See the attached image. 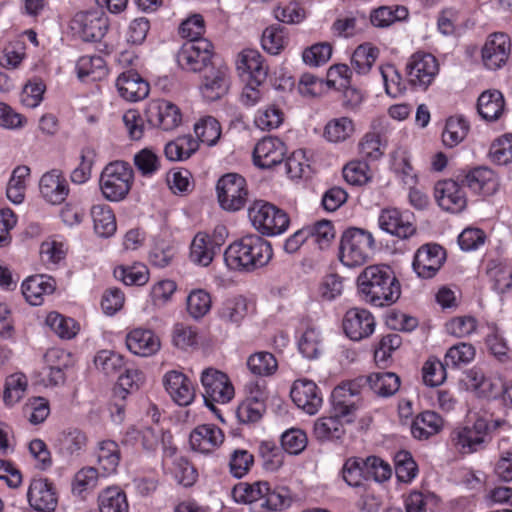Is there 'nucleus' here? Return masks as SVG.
<instances>
[{"label":"nucleus","instance_id":"30","mask_svg":"<svg viewBox=\"0 0 512 512\" xmlns=\"http://www.w3.org/2000/svg\"><path fill=\"white\" fill-rule=\"evenodd\" d=\"M359 389L354 383H342L334 388L331 394V401L334 414L341 416L347 422L357 410Z\"/></svg>","mask_w":512,"mask_h":512},{"label":"nucleus","instance_id":"47","mask_svg":"<svg viewBox=\"0 0 512 512\" xmlns=\"http://www.w3.org/2000/svg\"><path fill=\"white\" fill-rule=\"evenodd\" d=\"M28 388V379L25 374L16 372L5 379L3 401L6 406H14L25 396Z\"/></svg>","mask_w":512,"mask_h":512},{"label":"nucleus","instance_id":"41","mask_svg":"<svg viewBox=\"0 0 512 512\" xmlns=\"http://www.w3.org/2000/svg\"><path fill=\"white\" fill-rule=\"evenodd\" d=\"M164 465L175 481L185 487L192 486L197 480L198 473L194 466L186 458L176 456V453Z\"/></svg>","mask_w":512,"mask_h":512},{"label":"nucleus","instance_id":"32","mask_svg":"<svg viewBox=\"0 0 512 512\" xmlns=\"http://www.w3.org/2000/svg\"><path fill=\"white\" fill-rule=\"evenodd\" d=\"M115 85L120 97L127 101H140L149 94V84L132 70L121 73L117 77Z\"/></svg>","mask_w":512,"mask_h":512},{"label":"nucleus","instance_id":"56","mask_svg":"<svg viewBox=\"0 0 512 512\" xmlns=\"http://www.w3.org/2000/svg\"><path fill=\"white\" fill-rule=\"evenodd\" d=\"M345 181L353 186H363L373 179L369 164L362 160L348 162L342 170Z\"/></svg>","mask_w":512,"mask_h":512},{"label":"nucleus","instance_id":"24","mask_svg":"<svg viewBox=\"0 0 512 512\" xmlns=\"http://www.w3.org/2000/svg\"><path fill=\"white\" fill-rule=\"evenodd\" d=\"M434 195L439 207L450 213H459L467 205V198L461 185L451 179L437 182Z\"/></svg>","mask_w":512,"mask_h":512},{"label":"nucleus","instance_id":"52","mask_svg":"<svg viewBox=\"0 0 512 512\" xmlns=\"http://www.w3.org/2000/svg\"><path fill=\"white\" fill-rule=\"evenodd\" d=\"M45 323L61 339H72L80 330L79 324L74 319L56 311H52L46 316Z\"/></svg>","mask_w":512,"mask_h":512},{"label":"nucleus","instance_id":"19","mask_svg":"<svg viewBox=\"0 0 512 512\" xmlns=\"http://www.w3.org/2000/svg\"><path fill=\"white\" fill-rule=\"evenodd\" d=\"M145 114L151 125L166 131L177 128L182 122L180 109L172 102L163 99L150 101Z\"/></svg>","mask_w":512,"mask_h":512},{"label":"nucleus","instance_id":"51","mask_svg":"<svg viewBox=\"0 0 512 512\" xmlns=\"http://www.w3.org/2000/svg\"><path fill=\"white\" fill-rule=\"evenodd\" d=\"M100 512H128L126 494L118 487H108L98 496Z\"/></svg>","mask_w":512,"mask_h":512},{"label":"nucleus","instance_id":"16","mask_svg":"<svg viewBox=\"0 0 512 512\" xmlns=\"http://www.w3.org/2000/svg\"><path fill=\"white\" fill-rule=\"evenodd\" d=\"M465 390L477 398L495 399L500 395L502 382L494 376H487L480 368L473 367L464 373L461 380Z\"/></svg>","mask_w":512,"mask_h":512},{"label":"nucleus","instance_id":"55","mask_svg":"<svg viewBox=\"0 0 512 512\" xmlns=\"http://www.w3.org/2000/svg\"><path fill=\"white\" fill-rule=\"evenodd\" d=\"M394 464L396 478L399 482L410 484L418 476V465L410 452L398 451L394 456Z\"/></svg>","mask_w":512,"mask_h":512},{"label":"nucleus","instance_id":"50","mask_svg":"<svg viewBox=\"0 0 512 512\" xmlns=\"http://www.w3.org/2000/svg\"><path fill=\"white\" fill-rule=\"evenodd\" d=\"M198 148V141L191 135H185L167 143L164 152L170 161H183L195 153Z\"/></svg>","mask_w":512,"mask_h":512},{"label":"nucleus","instance_id":"59","mask_svg":"<svg viewBox=\"0 0 512 512\" xmlns=\"http://www.w3.org/2000/svg\"><path fill=\"white\" fill-rule=\"evenodd\" d=\"M297 344L300 353L304 357L308 359L317 358L322 349L320 331L315 327H307L300 333Z\"/></svg>","mask_w":512,"mask_h":512},{"label":"nucleus","instance_id":"28","mask_svg":"<svg viewBox=\"0 0 512 512\" xmlns=\"http://www.w3.org/2000/svg\"><path fill=\"white\" fill-rule=\"evenodd\" d=\"M223 431L214 424H202L194 428L189 436V444L193 451L210 454L224 442Z\"/></svg>","mask_w":512,"mask_h":512},{"label":"nucleus","instance_id":"21","mask_svg":"<svg viewBox=\"0 0 512 512\" xmlns=\"http://www.w3.org/2000/svg\"><path fill=\"white\" fill-rule=\"evenodd\" d=\"M375 326L374 316L364 308H351L343 318L344 332L353 341L370 337L375 331Z\"/></svg>","mask_w":512,"mask_h":512},{"label":"nucleus","instance_id":"6","mask_svg":"<svg viewBox=\"0 0 512 512\" xmlns=\"http://www.w3.org/2000/svg\"><path fill=\"white\" fill-rule=\"evenodd\" d=\"M375 241L372 234L359 228L344 232L340 244V261L349 268L362 266L372 256Z\"/></svg>","mask_w":512,"mask_h":512},{"label":"nucleus","instance_id":"33","mask_svg":"<svg viewBox=\"0 0 512 512\" xmlns=\"http://www.w3.org/2000/svg\"><path fill=\"white\" fill-rule=\"evenodd\" d=\"M357 128L354 119L349 116H337L329 119L323 128V138L330 144H343L354 138Z\"/></svg>","mask_w":512,"mask_h":512},{"label":"nucleus","instance_id":"44","mask_svg":"<svg viewBox=\"0 0 512 512\" xmlns=\"http://www.w3.org/2000/svg\"><path fill=\"white\" fill-rule=\"evenodd\" d=\"M30 172V168L26 165H19L12 171L6 188V195L13 204L18 205L24 201Z\"/></svg>","mask_w":512,"mask_h":512},{"label":"nucleus","instance_id":"10","mask_svg":"<svg viewBox=\"0 0 512 512\" xmlns=\"http://www.w3.org/2000/svg\"><path fill=\"white\" fill-rule=\"evenodd\" d=\"M216 192L221 208L230 212L241 210L248 199L247 182L237 173L223 175L217 182Z\"/></svg>","mask_w":512,"mask_h":512},{"label":"nucleus","instance_id":"2","mask_svg":"<svg viewBox=\"0 0 512 512\" xmlns=\"http://www.w3.org/2000/svg\"><path fill=\"white\" fill-rule=\"evenodd\" d=\"M272 255L267 240L250 234L229 244L224 251V263L231 271L252 272L267 265Z\"/></svg>","mask_w":512,"mask_h":512},{"label":"nucleus","instance_id":"40","mask_svg":"<svg viewBox=\"0 0 512 512\" xmlns=\"http://www.w3.org/2000/svg\"><path fill=\"white\" fill-rule=\"evenodd\" d=\"M86 434L78 428H68L59 433L56 445L63 455H78L87 446Z\"/></svg>","mask_w":512,"mask_h":512},{"label":"nucleus","instance_id":"35","mask_svg":"<svg viewBox=\"0 0 512 512\" xmlns=\"http://www.w3.org/2000/svg\"><path fill=\"white\" fill-rule=\"evenodd\" d=\"M468 188L480 196H491L498 189V178L493 170L487 167H477L465 176Z\"/></svg>","mask_w":512,"mask_h":512},{"label":"nucleus","instance_id":"7","mask_svg":"<svg viewBox=\"0 0 512 512\" xmlns=\"http://www.w3.org/2000/svg\"><path fill=\"white\" fill-rule=\"evenodd\" d=\"M248 217L253 227L262 235L276 236L289 227V217L272 203L257 200L248 209Z\"/></svg>","mask_w":512,"mask_h":512},{"label":"nucleus","instance_id":"3","mask_svg":"<svg viewBox=\"0 0 512 512\" xmlns=\"http://www.w3.org/2000/svg\"><path fill=\"white\" fill-rule=\"evenodd\" d=\"M490 431V421L486 416L469 412L466 422L451 433V441L460 453L472 454L484 448Z\"/></svg>","mask_w":512,"mask_h":512},{"label":"nucleus","instance_id":"5","mask_svg":"<svg viewBox=\"0 0 512 512\" xmlns=\"http://www.w3.org/2000/svg\"><path fill=\"white\" fill-rule=\"evenodd\" d=\"M134 183L133 168L124 161L107 164L101 172L99 186L105 199L111 202L124 200Z\"/></svg>","mask_w":512,"mask_h":512},{"label":"nucleus","instance_id":"25","mask_svg":"<svg viewBox=\"0 0 512 512\" xmlns=\"http://www.w3.org/2000/svg\"><path fill=\"white\" fill-rule=\"evenodd\" d=\"M165 390L179 406H188L195 399V387L192 381L182 372L171 370L163 377Z\"/></svg>","mask_w":512,"mask_h":512},{"label":"nucleus","instance_id":"11","mask_svg":"<svg viewBox=\"0 0 512 512\" xmlns=\"http://www.w3.org/2000/svg\"><path fill=\"white\" fill-rule=\"evenodd\" d=\"M72 34L86 42L101 40L107 33L109 21L100 10L77 12L69 23Z\"/></svg>","mask_w":512,"mask_h":512},{"label":"nucleus","instance_id":"43","mask_svg":"<svg viewBox=\"0 0 512 512\" xmlns=\"http://www.w3.org/2000/svg\"><path fill=\"white\" fill-rule=\"evenodd\" d=\"M76 73L79 79L93 81L104 78L107 74L105 60L99 55H84L76 62Z\"/></svg>","mask_w":512,"mask_h":512},{"label":"nucleus","instance_id":"60","mask_svg":"<svg viewBox=\"0 0 512 512\" xmlns=\"http://www.w3.org/2000/svg\"><path fill=\"white\" fill-rule=\"evenodd\" d=\"M308 241L316 244L320 249L328 247L335 237L332 222L328 220L317 221L305 227Z\"/></svg>","mask_w":512,"mask_h":512},{"label":"nucleus","instance_id":"8","mask_svg":"<svg viewBox=\"0 0 512 512\" xmlns=\"http://www.w3.org/2000/svg\"><path fill=\"white\" fill-rule=\"evenodd\" d=\"M228 231L224 226H217L212 234L198 232L192 239L189 250L190 261L201 267H208L225 243Z\"/></svg>","mask_w":512,"mask_h":512},{"label":"nucleus","instance_id":"12","mask_svg":"<svg viewBox=\"0 0 512 512\" xmlns=\"http://www.w3.org/2000/svg\"><path fill=\"white\" fill-rule=\"evenodd\" d=\"M125 442L132 445L140 444L147 451H154L161 444L165 464H167L168 458L172 457L177 450L172 442V435L157 425L141 429L130 428L126 432Z\"/></svg>","mask_w":512,"mask_h":512},{"label":"nucleus","instance_id":"36","mask_svg":"<svg viewBox=\"0 0 512 512\" xmlns=\"http://www.w3.org/2000/svg\"><path fill=\"white\" fill-rule=\"evenodd\" d=\"M95 456L101 476L107 477L116 473L120 463V449L112 440H103L97 444Z\"/></svg>","mask_w":512,"mask_h":512},{"label":"nucleus","instance_id":"17","mask_svg":"<svg viewBox=\"0 0 512 512\" xmlns=\"http://www.w3.org/2000/svg\"><path fill=\"white\" fill-rule=\"evenodd\" d=\"M446 260L445 250L437 244H425L415 253L413 269L418 277L433 278Z\"/></svg>","mask_w":512,"mask_h":512},{"label":"nucleus","instance_id":"15","mask_svg":"<svg viewBox=\"0 0 512 512\" xmlns=\"http://www.w3.org/2000/svg\"><path fill=\"white\" fill-rule=\"evenodd\" d=\"M213 55V46L209 40L188 41L182 45L177 55L182 69L197 72L208 65Z\"/></svg>","mask_w":512,"mask_h":512},{"label":"nucleus","instance_id":"63","mask_svg":"<svg viewBox=\"0 0 512 512\" xmlns=\"http://www.w3.org/2000/svg\"><path fill=\"white\" fill-rule=\"evenodd\" d=\"M386 141L377 132H367L359 141L360 154L366 159L376 161L385 153Z\"/></svg>","mask_w":512,"mask_h":512},{"label":"nucleus","instance_id":"13","mask_svg":"<svg viewBox=\"0 0 512 512\" xmlns=\"http://www.w3.org/2000/svg\"><path fill=\"white\" fill-rule=\"evenodd\" d=\"M439 73V63L431 53L418 51L412 54L406 64V74L411 86L426 90Z\"/></svg>","mask_w":512,"mask_h":512},{"label":"nucleus","instance_id":"46","mask_svg":"<svg viewBox=\"0 0 512 512\" xmlns=\"http://www.w3.org/2000/svg\"><path fill=\"white\" fill-rule=\"evenodd\" d=\"M371 390L380 397L394 395L400 387V378L393 372H376L367 377Z\"/></svg>","mask_w":512,"mask_h":512},{"label":"nucleus","instance_id":"45","mask_svg":"<svg viewBox=\"0 0 512 512\" xmlns=\"http://www.w3.org/2000/svg\"><path fill=\"white\" fill-rule=\"evenodd\" d=\"M91 216L95 233L103 238L114 235L117 229L116 219L112 209L107 205H94Z\"/></svg>","mask_w":512,"mask_h":512},{"label":"nucleus","instance_id":"64","mask_svg":"<svg viewBox=\"0 0 512 512\" xmlns=\"http://www.w3.org/2000/svg\"><path fill=\"white\" fill-rule=\"evenodd\" d=\"M248 313V302L242 296H236L225 300L219 310L222 320L230 323L241 322Z\"/></svg>","mask_w":512,"mask_h":512},{"label":"nucleus","instance_id":"57","mask_svg":"<svg viewBox=\"0 0 512 512\" xmlns=\"http://www.w3.org/2000/svg\"><path fill=\"white\" fill-rule=\"evenodd\" d=\"M114 276L126 285L142 286L149 280V270L142 263L121 265L114 269Z\"/></svg>","mask_w":512,"mask_h":512},{"label":"nucleus","instance_id":"1","mask_svg":"<svg viewBox=\"0 0 512 512\" xmlns=\"http://www.w3.org/2000/svg\"><path fill=\"white\" fill-rule=\"evenodd\" d=\"M359 293L364 301L383 307L393 304L401 294L400 283L390 266L370 265L357 277Z\"/></svg>","mask_w":512,"mask_h":512},{"label":"nucleus","instance_id":"31","mask_svg":"<svg viewBox=\"0 0 512 512\" xmlns=\"http://www.w3.org/2000/svg\"><path fill=\"white\" fill-rule=\"evenodd\" d=\"M41 196L50 204H61L69 194L68 182L58 169H52L44 173L39 181Z\"/></svg>","mask_w":512,"mask_h":512},{"label":"nucleus","instance_id":"54","mask_svg":"<svg viewBox=\"0 0 512 512\" xmlns=\"http://www.w3.org/2000/svg\"><path fill=\"white\" fill-rule=\"evenodd\" d=\"M194 132L199 141L208 146H214L221 137V126L216 118L206 115L200 117L194 124Z\"/></svg>","mask_w":512,"mask_h":512},{"label":"nucleus","instance_id":"38","mask_svg":"<svg viewBox=\"0 0 512 512\" xmlns=\"http://www.w3.org/2000/svg\"><path fill=\"white\" fill-rule=\"evenodd\" d=\"M444 426L442 417L434 411L418 414L411 423V434L419 440H426L438 434Z\"/></svg>","mask_w":512,"mask_h":512},{"label":"nucleus","instance_id":"61","mask_svg":"<svg viewBox=\"0 0 512 512\" xmlns=\"http://www.w3.org/2000/svg\"><path fill=\"white\" fill-rule=\"evenodd\" d=\"M177 291V284L170 279L155 282L150 289L149 301L154 308L161 309L168 305Z\"/></svg>","mask_w":512,"mask_h":512},{"label":"nucleus","instance_id":"29","mask_svg":"<svg viewBox=\"0 0 512 512\" xmlns=\"http://www.w3.org/2000/svg\"><path fill=\"white\" fill-rule=\"evenodd\" d=\"M378 225L381 230L401 239H406L415 233V226L407 213L397 208L382 209L378 216Z\"/></svg>","mask_w":512,"mask_h":512},{"label":"nucleus","instance_id":"53","mask_svg":"<svg viewBox=\"0 0 512 512\" xmlns=\"http://www.w3.org/2000/svg\"><path fill=\"white\" fill-rule=\"evenodd\" d=\"M468 131L469 124L463 117H450L442 132V142L446 147L453 148L466 138Z\"/></svg>","mask_w":512,"mask_h":512},{"label":"nucleus","instance_id":"42","mask_svg":"<svg viewBox=\"0 0 512 512\" xmlns=\"http://www.w3.org/2000/svg\"><path fill=\"white\" fill-rule=\"evenodd\" d=\"M285 114L276 104L260 107L254 114L255 127L263 132L278 129L284 122Z\"/></svg>","mask_w":512,"mask_h":512},{"label":"nucleus","instance_id":"20","mask_svg":"<svg viewBox=\"0 0 512 512\" xmlns=\"http://www.w3.org/2000/svg\"><path fill=\"white\" fill-rule=\"evenodd\" d=\"M230 87V74L227 65L221 64L208 69L199 86V92L206 101H216L223 97Z\"/></svg>","mask_w":512,"mask_h":512},{"label":"nucleus","instance_id":"18","mask_svg":"<svg viewBox=\"0 0 512 512\" xmlns=\"http://www.w3.org/2000/svg\"><path fill=\"white\" fill-rule=\"evenodd\" d=\"M287 154L286 144L278 137L266 136L260 139L253 150V163L261 169L279 165Z\"/></svg>","mask_w":512,"mask_h":512},{"label":"nucleus","instance_id":"62","mask_svg":"<svg viewBox=\"0 0 512 512\" xmlns=\"http://www.w3.org/2000/svg\"><path fill=\"white\" fill-rule=\"evenodd\" d=\"M247 367L254 375L270 376L277 371L278 362L272 353L261 351L248 357Z\"/></svg>","mask_w":512,"mask_h":512},{"label":"nucleus","instance_id":"26","mask_svg":"<svg viewBox=\"0 0 512 512\" xmlns=\"http://www.w3.org/2000/svg\"><path fill=\"white\" fill-rule=\"evenodd\" d=\"M27 498L30 506L40 512H52L58 503V496L53 484L45 478L31 481Z\"/></svg>","mask_w":512,"mask_h":512},{"label":"nucleus","instance_id":"4","mask_svg":"<svg viewBox=\"0 0 512 512\" xmlns=\"http://www.w3.org/2000/svg\"><path fill=\"white\" fill-rule=\"evenodd\" d=\"M231 496L238 504L255 505L267 511L282 509L287 505V499L281 493L272 490L267 481L239 482Z\"/></svg>","mask_w":512,"mask_h":512},{"label":"nucleus","instance_id":"9","mask_svg":"<svg viewBox=\"0 0 512 512\" xmlns=\"http://www.w3.org/2000/svg\"><path fill=\"white\" fill-rule=\"evenodd\" d=\"M200 381L205 405L211 410H215L214 403L226 404L233 399L234 387L226 373L206 368L201 373Z\"/></svg>","mask_w":512,"mask_h":512},{"label":"nucleus","instance_id":"22","mask_svg":"<svg viewBox=\"0 0 512 512\" xmlns=\"http://www.w3.org/2000/svg\"><path fill=\"white\" fill-rule=\"evenodd\" d=\"M290 396L295 405L309 415L316 414L323 403L320 389L314 381L309 379L294 381Z\"/></svg>","mask_w":512,"mask_h":512},{"label":"nucleus","instance_id":"27","mask_svg":"<svg viewBox=\"0 0 512 512\" xmlns=\"http://www.w3.org/2000/svg\"><path fill=\"white\" fill-rule=\"evenodd\" d=\"M127 349L140 357H151L161 348L160 337L151 329L134 328L126 335Z\"/></svg>","mask_w":512,"mask_h":512},{"label":"nucleus","instance_id":"48","mask_svg":"<svg viewBox=\"0 0 512 512\" xmlns=\"http://www.w3.org/2000/svg\"><path fill=\"white\" fill-rule=\"evenodd\" d=\"M378 57L379 49L372 43L360 44L352 54V68L358 74L366 75L370 72Z\"/></svg>","mask_w":512,"mask_h":512},{"label":"nucleus","instance_id":"37","mask_svg":"<svg viewBox=\"0 0 512 512\" xmlns=\"http://www.w3.org/2000/svg\"><path fill=\"white\" fill-rule=\"evenodd\" d=\"M477 110L485 121L493 122L500 119L505 112L502 93L495 89L482 92L478 97Z\"/></svg>","mask_w":512,"mask_h":512},{"label":"nucleus","instance_id":"14","mask_svg":"<svg viewBox=\"0 0 512 512\" xmlns=\"http://www.w3.org/2000/svg\"><path fill=\"white\" fill-rule=\"evenodd\" d=\"M511 53V40L502 32L490 34L482 49L481 60L488 70L501 69L507 63Z\"/></svg>","mask_w":512,"mask_h":512},{"label":"nucleus","instance_id":"58","mask_svg":"<svg viewBox=\"0 0 512 512\" xmlns=\"http://www.w3.org/2000/svg\"><path fill=\"white\" fill-rule=\"evenodd\" d=\"M341 416L321 417L314 424V435L318 440L338 439L344 433Z\"/></svg>","mask_w":512,"mask_h":512},{"label":"nucleus","instance_id":"39","mask_svg":"<svg viewBox=\"0 0 512 512\" xmlns=\"http://www.w3.org/2000/svg\"><path fill=\"white\" fill-rule=\"evenodd\" d=\"M439 501L431 491L413 489L404 496L403 502L406 512H434Z\"/></svg>","mask_w":512,"mask_h":512},{"label":"nucleus","instance_id":"23","mask_svg":"<svg viewBox=\"0 0 512 512\" xmlns=\"http://www.w3.org/2000/svg\"><path fill=\"white\" fill-rule=\"evenodd\" d=\"M236 70L241 77L261 86L268 75V67L260 52L256 49L246 48L240 51L236 58Z\"/></svg>","mask_w":512,"mask_h":512},{"label":"nucleus","instance_id":"34","mask_svg":"<svg viewBox=\"0 0 512 512\" xmlns=\"http://www.w3.org/2000/svg\"><path fill=\"white\" fill-rule=\"evenodd\" d=\"M21 288L26 301L33 306H38L44 302L45 296L53 293L55 281L47 275H34L24 280Z\"/></svg>","mask_w":512,"mask_h":512},{"label":"nucleus","instance_id":"49","mask_svg":"<svg viewBox=\"0 0 512 512\" xmlns=\"http://www.w3.org/2000/svg\"><path fill=\"white\" fill-rule=\"evenodd\" d=\"M276 20L284 24L296 25L306 19V11L302 5L295 0H280L273 9Z\"/></svg>","mask_w":512,"mask_h":512}]
</instances>
